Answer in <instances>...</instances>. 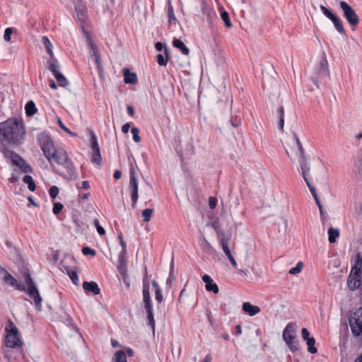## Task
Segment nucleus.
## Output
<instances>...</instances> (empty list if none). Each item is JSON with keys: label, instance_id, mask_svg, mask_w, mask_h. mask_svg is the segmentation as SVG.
<instances>
[{"label": "nucleus", "instance_id": "f257e3e1", "mask_svg": "<svg viewBox=\"0 0 362 362\" xmlns=\"http://www.w3.org/2000/svg\"><path fill=\"white\" fill-rule=\"evenodd\" d=\"M25 134V128L21 119L12 118L0 123V144L4 146L21 144Z\"/></svg>", "mask_w": 362, "mask_h": 362}, {"label": "nucleus", "instance_id": "f03ea898", "mask_svg": "<svg viewBox=\"0 0 362 362\" xmlns=\"http://www.w3.org/2000/svg\"><path fill=\"white\" fill-rule=\"evenodd\" d=\"M6 332L5 337V345L8 348L21 347L23 342L20 339L18 329L13 321L8 320L7 326L5 328Z\"/></svg>", "mask_w": 362, "mask_h": 362}, {"label": "nucleus", "instance_id": "7ed1b4c3", "mask_svg": "<svg viewBox=\"0 0 362 362\" xmlns=\"http://www.w3.org/2000/svg\"><path fill=\"white\" fill-rule=\"evenodd\" d=\"M49 159H47L50 164L54 161L58 165H62L66 169L68 174L73 176L75 173V168L73 163L68 159L67 154L63 148H57L52 152Z\"/></svg>", "mask_w": 362, "mask_h": 362}, {"label": "nucleus", "instance_id": "20e7f679", "mask_svg": "<svg viewBox=\"0 0 362 362\" xmlns=\"http://www.w3.org/2000/svg\"><path fill=\"white\" fill-rule=\"evenodd\" d=\"M349 323L354 337L362 340V307L350 314Z\"/></svg>", "mask_w": 362, "mask_h": 362}, {"label": "nucleus", "instance_id": "39448f33", "mask_svg": "<svg viewBox=\"0 0 362 362\" xmlns=\"http://www.w3.org/2000/svg\"><path fill=\"white\" fill-rule=\"evenodd\" d=\"M1 152L5 158L9 159L14 165L19 167L23 173H28L30 171V167L25 163V161L14 151H11L6 148H3Z\"/></svg>", "mask_w": 362, "mask_h": 362}, {"label": "nucleus", "instance_id": "423d86ee", "mask_svg": "<svg viewBox=\"0 0 362 362\" xmlns=\"http://www.w3.org/2000/svg\"><path fill=\"white\" fill-rule=\"evenodd\" d=\"M131 168L129 171L130 174V180H129V189L131 192V199H132V207H136V202L138 201L139 198V192H138V179L137 175L136 173V171L133 167V165H131Z\"/></svg>", "mask_w": 362, "mask_h": 362}, {"label": "nucleus", "instance_id": "0eeeda50", "mask_svg": "<svg viewBox=\"0 0 362 362\" xmlns=\"http://www.w3.org/2000/svg\"><path fill=\"white\" fill-rule=\"evenodd\" d=\"M40 148L47 159H49L52 152L57 149L51 138L46 134H41L38 136Z\"/></svg>", "mask_w": 362, "mask_h": 362}, {"label": "nucleus", "instance_id": "6e6552de", "mask_svg": "<svg viewBox=\"0 0 362 362\" xmlns=\"http://www.w3.org/2000/svg\"><path fill=\"white\" fill-rule=\"evenodd\" d=\"M339 6L343 11L344 16L347 22L351 26L358 25L359 19L356 11L346 1H341L339 3Z\"/></svg>", "mask_w": 362, "mask_h": 362}, {"label": "nucleus", "instance_id": "1a4fd4ad", "mask_svg": "<svg viewBox=\"0 0 362 362\" xmlns=\"http://www.w3.org/2000/svg\"><path fill=\"white\" fill-rule=\"evenodd\" d=\"M90 148L92 150L91 161L98 165H100L103 159L100 154V147L97 141L96 135L94 132H91L90 134Z\"/></svg>", "mask_w": 362, "mask_h": 362}, {"label": "nucleus", "instance_id": "9d476101", "mask_svg": "<svg viewBox=\"0 0 362 362\" xmlns=\"http://www.w3.org/2000/svg\"><path fill=\"white\" fill-rule=\"evenodd\" d=\"M293 141L296 142V144L298 146V151L300 153L299 164H300V170H301V174H304L305 171H310V165H309V163L305 158V151L303 147V145H302L301 142L300 141L298 136L295 133L293 134Z\"/></svg>", "mask_w": 362, "mask_h": 362}, {"label": "nucleus", "instance_id": "9b49d317", "mask_svg": "<svg viewBox=\"0 0 362 362\" xmlns=\"http://www.w3.org/2000/svg\"><path fill=\"white\" fill-rule=\"evenodd\" d=\"M49 69L54 76L59 86L66 88L69 86V81L59 70V64L56 65L55 64H52L49 66Z\"/></svg>", "mask_w": 362, "mask_h": 362}, {"label": "nucleus", "instance_id": "f8f14e48", "mask_svg": "<svg viewBox=\"0 0 362 362\" xmlns=\"http://www.w3.org/2000/svg\"><path fill=\"white\" fill-rule=\"evenodd\" d=\"M30 298L33 300V302L35 305V308L38 311H41L42 310V297L40 295L37 286H32L30 288L25 287V291Z\"/></svg>", "mask_w": 362, "mask_h": 362}, {"label": "nucleus", "instance_id": "ddd939ff", "mask_svg": "<svg viewBox=\"0 0 362 362\" xmlns=\"http://www.w3.org/2000/svg\"><path fill=\"white\" fill-rule=\"evenodd\" d=\"M361 285V274L351 271L347 278V286L351 291L358 289Z\"/></svg>", "mask_w": 362, "mask_h": 362}, {"label": "nucleus", "instance_id": "4468645a", "mask_svg": "<svg viewBox=\"0 0 362 362\" xmlns=\"http://www.w3.org/2000/svg\"><path fill=\"white\" fill-rule=\"evenodd\" d=\"M2 279L6 284L15 287V288L18 291H25V285L18 283L17 280L6 270L4 271Z\"/></svg>", "mask_w": 362, "mask_h": 362}, {"label": "nucleus", "instance_id": "2eb2a0df", "mask_svg": "<svg viewBox=\"0 0 362 362\" xmlns=\"http://www.w3.org/2000/svg\"><path fill=\"white\" fill-rule=\"evenodd\" d=\"M282 337L289 349L293 352L297 351L299 349V343L296 339L295 334H287L286 333H283Z\"/></svg>", "mask_w": 362, "mask_h": 362}, {"label": "nucleus", "instance_id": "dca6fc26", "mask_svg": "<svg viewBox=\"0 0 362 362\" xmlns=\"http://www.w3.org/2000/svg\"><path fill=\"white\" fill-rule=\"evenodd\" d=\"M143 300L144 307H149L152 305L151 295H150V286L148 281L144 279L143 281Z\"/></svg>", "mask_w": 362, "mask_h": 362}, {"label": "nucleus", "instance_id": "f3484780", "mask_svg": "<svg viewBox=\"0 0 362 362\" xmlns=\"http://www.w3.org/2000/svg\"><path fill=\"white\" fill-rule=\"evenodd\" d=\"M202 280L206 284L205 288L208 291H212L214 293H218V287L216 284L213 283V279L207 274L202 276Z\"/></svg>", "mask_w": 362, "mask_h": 362}, {"label": "nucleus", "instance_id": "a211bd4d", "mask_svg": "<svg viewBox=\"0 0 362 362\" xmlns=\"http://www.w3.org/2000/svg\"><path fill=\"white\" fill-rule=\"evenodd\" d=\"M242 309L245 313L248 314L251 317L257 315L261 311L258 306L252 305L249 302L244 303L242 305Z\"/></svg>", "mask_w": 362, "mask_h": 362}, {"label": "nucleus", "instance_id": "6ab92c4d", "mask_svg": "<svg viewBox=\"0 0 362 362\" xmlns=\"http://www.w3.org/2000/svg\"><path fill=\"white\" fill-rule=\"evenodd\" d=\"M83 288L84 290L93 293L94 295L100 293V288L95 281H84L83 283Z\"/></svg>", "mask_w": 362, "mask_h": 362}, {"label": "nucleus", "instance_id": "aec40b11", "mask_svg": "<svg viewBox=\"0 0 362 362\" xmlns=\"http://www.w3.org/2000/svg\"><path fill=\"white\" fill-rule=\"evenodd\" d=\"M126 251H121L118 255L117 269L122 275L126 272Z\"/></svg>", "mask_w": 362, "mask_h": 362}, {"label": "nucleus", "instance_id": "412c9836", "mask_svg": "<svg viewBox=\"0 0 362 362\" xmlns=\"http://www.w3.org/2000/svg\"><path fill=\"white\" fill-rule=\"evenodd\" d=\"M124 81L127 84H135L137 82V76L126 68L124 69Z\"/></svg>", "mask_w": 362, "mask_h": 362}, {"label": "nucleus", "instance_id": "4be33fe9", "mask_svg": "<svg viewBox=\"0 0 362 362\" xmlns=\"http://www.w3.org/2000/svg\"><path fill=\"white\" fill-rule=\"evenodd\" d=\"M319 66L318 74L320 76H329L328 63L325 58L320 60Z\"/></svg>", "mask_w": 362, "mask_h": 362}, {"label": "nucleus", "instance_id": "5701e85b", "mask_svg": "<svg viewBox=\"0 0 362 362\" xmlns=\"http://www.w3.org/2000/svg\"><path fill=\"white\" fill-rule=\"evenodd\" d=\"M75 10L77 14V18L80 21H83L86 16V6L81 3H78L74 4Z\"/></svg>", "mask_w": 362, "mask_h": 362}, {"label": "nucleus", "instance_id": "b1692460", "mask_svg": "<svg viewBox=\"0 0 362 362\" xmlns=\"http://www.w3.org/2000/svg\"><path fill=\"white\" fill-rule=\"evenodd\" d=\"M220 243L222 250L227 257L233 255L228 247V238L226 237L225 233L222 234V238H221Z\"/></svg>", "mask_w": 362, "mask_h": 362}, {"label": "nucleus", "instance_id": "393cba45", "mask_svg": "<svg viewBox=\"0 0 362 362\" xmlns=\"http://www.w3.org/2000/svg\"><path fill=\"white\" fill-rule=\"evenodd\" d=\"M352 272L357 274H362V257L360 253H358L356 256V259L354 261V265L351 268Z\"/></svg>", "mask_w": 362, "mask_h": 362}, {"label": "nucleus", "instance_id": "a878e982", "mask_svg": "<svg viewBox=\"0 0 362 362\" xmlns=\"http://www.w3.org/2000/svg\"><path fill=\"white\" fill-rule=\"evenodd\" d=\"M335 28V29L340 33V34H344L345 30L343 25V23L341 19L338 16H334V17L332 18V20H330Z\"/></svg>", "mask_w": 362, "mask_h": 362}, {"label": "nucleus", "instance_id": "bb28decb", "mask_svg": "<svg viewBox=\"0 0 362 362\" xmlns=\"http://www.w3.org/2000/svg\"><path fill=\"white\" fill-rule=\"evenodd\" d=\"M173 46L177 49H179L181 52L185 55H188L189 53V49L185 46L184 42L179 40L175 39L173 42Z\"/></svg>", "mask_w": 362, "mask_h": 362}, {"label": "nucleus", "instance_id": "cd10ccee", "mask_svg": "<svg viewBox=\"0 0 362 362\" xmlns=\"http://www.w3.org/2000/svg\"><path fill=\"white\" fill-rule=\"evenodd\" d=\"M164 53H165V57H164L163 56V54H158L156 56L157 62L160 66H165L169 59V50H168V47H164Z\"/></svg>", "mask_w": 362, "mask_h": 362}, {"label": "nucleus", "instance_id": "c85d7f7f", "mask_svg": "<svg viewBox=\"0 0 362 362\" xmlns=\"http://www.w3.org/2000/svg\"><path fill=\"white\" fill-rule=\"evenodd\" d=\"M145 310L147 313V320L148 322V325L152 327L153 331L155 330V321L153 317V305H151L149 307H144Z\"/></svg>", "mask_w": 362, "mask_h": 362}, {"label": "nucleus", "instance_id": "c756f323", "mask_svg": "<svg viewBox=\"0 0 362 362\" xmlns=\"http://www.w3.org/2000/svg\"><path fill=\"white\" fill-rule=\"evenodd\" d=\"M328 239L330 243H334L339 236V230L337 228H329L328 230Z\"/></svg>", "mask_w": 362, "mask_h": 362}, {"label": "nucleus", "instance_id": "7c9ffc66", "mask_svg": "<svg viewBox=\"0 0 362 362\" xmlns=\"http://www.w3.org/2000/svg\"><path fill=\"white\" fill-rule=\"evenodd\" d=\"M25 113L28 117L33 116L37 111L35 104L33 101L30 100L25 107Z\"/></svg>", "mask_w": 362, "mask_h": 362}, {"label": "nucleus", "instance_id": "2f4dec72", "mask_svg": "<svg viewBox=\"0 0 362 362\" xmlns=\"http://www.w3.org/2000/svg\"><path fill=\"white\" fill-rule=\"evenodd\" d=\"M22 276L25 281L26 288L36 286L35 281H33V278L30 276V274L28 272H24L22 274Z\"/></svg>", "mask_w": 362, "mask_h": 362}, {"label": "nucleus", "instance_id": "473e14b6", "mask_svg": "<svg viewBox=\"0 0 362 362\" xmlns=\"http://www.w3.org/2000/svg\"><path fill=\"white\" fill-rule=\"evenodd\" d=\"M277 117L279 118V129L283 130L284 126V110L283 107H280L277 110Z\"/></svg>", "mask_w": 362, "mask_h": 362}, {"label": "nucleus", "instance_id": "72a5a7b5", "mask_svg": "<svg viewBox=\"0 0 362 362\" xmlns=\"http://www.w3.org/2000/svg\"><path fill=\"white\" fill-rule=\"evenodd\" d=\"M88 45L93 52V55L95 57V61L98 66H100V56L98 53L97 47L95 45V44L90 39L88 40Z\"/></svg>", "mask_w": 362, "mask_h": 362}, {"label": "nucleus", "instance_id": "f704fd0d", "mask_svg": "<svg viewBox=\"0 0 362 362\" xmlns=\"http://www.w3.org/2000/svg\"><path fill=\"white\" fill-rule=\"evenodd\" d=\"M308 172L309 171H305V173L302 174V176H303L305 182H306V185H307L308 187L309 188L310 192H311L313 197H316L317 195V192H316L315 187L311 185V183L309 181L308 175Z\"/></svg>", "mask_w": 362, "mask_h": 362}, {"label": "nucleus", "instance_id": "c9c22d12", "mask_svg": "<svg viewBox=\"0 0 362 362\" xmlns=\"http://www.w3.org/2000/svg\"><path fill=\"white\" fill-rule=\"evenodd\" d=\"M23 181L28 185V187L30 191H35L36 185L30 175H25L23 178Z\"/></svg>", "mask_w": 362, "mask_h": 362}, {"label": "nucleus", "instance_id": "e433bc0d", "mask_svg": "<svg viewBox=\"0 0 362 362\" xmlns=\"http://www.w3.org/2000/svg\"><path fill=\"white\" fill-rule=\"evenodd\" d=\"M308 351L311 354L317 353V350L315 346V339L313 337L308 338L306 340Z\"/></svg>", "mask_w": 362, "mask_h": 362}, {"label": "nucleus", "instance_id": "4c0bfd02", "mask_svg": "<svg viewBox=\"0 0 362 362\" xmlns=\"http://www.w3.org/2000/svg\"><path fill=\"white\" fill-rule=\"evenodd\" d=\"M112 362H127V357L124 351H116Z\"/></svg>", "mask_w": 362, "mask_h": 362}, {"label": "nucleus", "instance_id": "58836bf2", "mask_svg": "<svg viewBox=\"0 0 362 362\" xmlns=\"http://www.w3.org/2000/svg\"><path fill=\"white\" fill-rule=\"evenodd\" d=\"M173 272H174V259H173V258H172L171 262H170L169 276L166 281V285L169 288L171 287L172 282L174 279Z\"/></svg>", "mask_w": 362, "mask_h": 362}, {"label": "nucleus", "instance_id": "ea45409f", "mask_svg": "<svg viewBox=\"0 0 362 362\" xmlns=\"http://www.w3.org/2000/svg\"><path fill=\"white\" fill-rule=\"evenodd\" d=\"M67 274H68L69 278L71 279V280L72 281L73 284L75 285H78V282H79V279H78V274H77L76 271H75L74 269H69V271H67Z\"/></svg>", "mask_w": 362, "mask_h": 362}, {"label": "nucleus", "instance_id": "a19ab883", "mask_svg": "<svg viewBox=\"0 0 362 362\" xmlns=\"http://www.w3.org/2000/svg\"><path fill=\"white\" fill-rule=\"evenodd\" d=\"M296 331V325L293 322H289L286 328L284 329L283 333H286L287 334H295Z\"/></svg>", "mask_w": 362, "mask_h": 362}, {"label": "nucleus", "instance_id": "79ce46f5", "mask_svg": "<svg viewBox=\"0 0 362 362\" xmlns=\"http://www.w3.org/2000/svg\"><path fill=\"white\" fill-rule=\"evenodd\" d=\"M153 212V209H146L142 211V216L144 217V222H148L151 220V217L152 216V214Z\"/></svg>", "mask_w": 362, "mask_h": 362}, {"label": "nucleus", "instance_id": "37998d69", "mask_svg": "<svg viewBox=\"0 0 362 362\" xmlns=\"http://www.w3.org/2000/svg\"><path fill=\"white\" fill-rule=\"evenodd\" d=\"M303 267V263L302 262H298L295 267L291 268L289 270V274L292 275H296L299 274Z\"/></svg>", "mask_w": 362, "mask_h": 362}, {"label": "nucleus", "instance_id": "c03bdc74", "mask_svg": "<svg viewBox=\"0 0 362 362\" xmlns=\"http://www.w3.org/2000/svg\"><path fill=\"white\" fill-rule=\"evenodd\" d=\"M221 19L223 20V21L224 22L225 25L227 28H230L232 27V24H231V23L230 21V18H229V15L226 11H222L221 13Z\"/></svg>", "mask_w": 362, "mask_h": 362}, {"label": "nucleus", "instance_id": "a18cd8bd", "mask_svg": "<svg viewBox=\"0 0 362 362\" xmlns=\"http://www.w3.org/2000/svg\"><path fill=\"white\" fill-rule=\"evenodd\" d=\"M320 8L323 14L329 20H332V18L334 17V16H336L332 12V11L326 8L325 6L321 5Z\"/></svg>", "mask_w": 362, "mask_h": 362}, {"label": "nucleus", "instance_id": "49530a36", "mask_svg": "<svg viewBox=\"0 0 362 362\" xmlns=\"http://www.w3.org/2000/svg\"><path fill=\"white\" fill-rule=\"evenodd\" d=\"M168 22L170 24H171L173 22L176 21V18L174 14L173 8L170 5L168 8Z\"/></svg>", "mask_w": 362, "mask_h": 362}, {"label": "nucleus", "instance_id": "de8ad7c7", "mask_svg": "<svg viewBox=\"0 0 362 362\" xmlns=\"http://www.w3.org/2000/svg\"><path fill=\"white\" fill-rule=\"evenodd\" d=\"M131 132L133 135V139L135 142L139 143L141 141V137L139 135V129L137 127H132Z\"/></svg>", "mask_w": 362, "mask_h": 362}, {"label": "nucleus", "instance_id": "09e8293b", "mask_svg": "<svg viewBox=\"0 0 362 362\" xmlns=\"http://www.w3.org/2000/svg\"><path fill=\"white\" fill-rule=\"evenodd\" d=\"M201 247L204 252H209L212 250L211 245L205 238L202 240Z\"/></svg>", "mask_w": 362, "mask_h": 362}, {"label": "nucleus", "instance_id": "8fccbe9b", "mask_svg": "<svg viewBox=\"0 0 362 362\" xmlns=\"http://www.w3.org/2000/svg\"><path fill=\"white\" fill-rule=\"evenodd\" d=\"M94 226H95L98 233L100 235H103L105 233V229L100 225L98 219L95 218L93 221Z\"/></svg>", "mask_w": 362, "mask_h": 362}, {"label": "nucleus", "instance_id": "3c124183", "mask_svg": "<svg viewBox=\"0 0 362 362\" xmlns=\"http://www.w3.org/2000/svg\"><path fill=\"white\" fill-rule=\"evenodd\" d=\"M354 166L358 174L362 175V156L355 161Z\"/></svg>", "mask_w": 362, "mask_h": 362}, {"label": "nucleus", "instance_id": "603ef678", "mask_svg": "<svg viewBox=\"0 0 362 362\" xmlns=\"http://www.w3.org/2000/svg\"><path fill=\"white\" fill-rule=\"evenodd\" d=\"M230 123L233 127H238L241 123V119L239 116H232L230 118Z\"/></svg>", "mask_w": 362, "mask_h": 362}, {"label": "nucleus", "instance_id": "864d4df0", "mask_svg": "<svg viewBox=\"0 0 362 362\" xmlns=\"http://www.w3.org/2000/svg\"><path fill=\"white\" fill-rule=\"evenodd\" d=\"M47 52L50 57V59L49 61V65L52 64H55L56 65L59 64L57 59L54 57L52 48L47 49Z\"/></svg>", "mask_w": 362, "mask_h": 362}, {"label": "nucleus", "instance_id": "5fc2aeb1", "mask_svg": "<svg viewBox=\"0 0 362 362\" xmlns=\"http://www.w3.org/2000/svg\"><path fill=\"white\" fill-rule=\"evenodd\" d=\"M63 207H64V206L61 203L55 202L53 206V209H52L53 213L55 215L59 214L62 211Z\"/></svg>", "mask_w": 362, "mask_h": 362}, {"label": "nucleus", "instance_id": "6e6d98bb", "mask_svg": "<svg viewBox=\"0 0 362 362\" xmlns=\"http://www.w3.org/2000/svg\"><path fill=\"white\" fill-rule=\"evenodd\" d=\"M49 196L54 199L59 194V189L57 186H52L49 190Z\"/></svg>", "mask_w": 362, "mask_h": 362}, {"label": "nucleus", "instance_id": "4d7b16f0", "mask_svg": "<svg viewBox=\"0 0 362 362\" xmlns=\"http://www.w3.org/2000/svg\"><path fill=\"white\" fill-rule=\"evenodd\" d=\"M82 252L83 255H90L91 256H95V254H96V252L95 250L93 249H91L90 247H83L82 249Z\"/></svg>", "mask_w": 362, "mask_h": 362}, {"label": "nucleus", "instance_id": "13d9d810", "mask_svg": "<svg viewBox=\"0 0 362 362\" xmlns=\"http://www.w3.org/2000/svg\"><path fill=\"white\" fill-rule=\"evenodd\" d=\"M13 33L11 28H8L5 30L4 35V39L5 41L8 42L11 40V35Z\"/></svg>", "mask_w": 362, "mask_h": 362}, {"label": "nucleus", "instance_id": "bf43d9fd", "mask_svg": "<svg viewBox=\"0 0 362 362\" xmlns=\"http://www.w3.org/2000/svg\"><path fill=\"white\" fill-rule=\"evenodd\" d=\"M42 42H43V45H45L46 49L52 48V45L47 36L42 37Z\"/></svg>", "mask_w": 362, "mask_h": 362}, {"label": "nucleus", "instance_id": "052dcab7", "mask_svg": "<svg viewBox=\"0 0 362 362\" xmlns=\"http://www.w3.org/2000/svg\"><path fill=\"white\" fill-rule=\"evenodd\" d=\"M58 123H59V125L60 128H61L62 129H63L64 131H65L66 133H68L69 134H71V135H74V136L76 135V134H74L72 132H71V131H70V129H68V128H67V127H66L63 124V122H62L60 119H59V120H58Z\"/></svg>", "mask_w": 362, "mask_h": 362}, {"label": "nucleus", "instance_id": "680f3d73", "mask_svg": "<svg viewBox=\"0 0 362 362\" xmlns=\"http://www.w3.org/2000/svg\"><path fill=\"white\" fill-rule=\"evenodd\" d=\"M155 298H156V300L160 303L162 302L163 298V295H162V293H161V290H158L156 291L155 292Z\"/></svg>", "mask_w": 362, "mask_h": 362}, {"label": "nucleus", "instance_id": "e2e57ef3", "mask_svg": "<svg viewBox=\"0 0 362 362\" xmlns=\"http://www.w3.org/2000/svg\"><path fill=\"white\" fill-rule=\"evenodd\" d=\"M301 337L303 340H306L309 337V332L306 328H303L301 330Z\"/></svg>", "mask_w": 362, "mask_h": 362}, {"label": "nucleus", "instance_id": "0e129e2a", "mask_svg": "<svg viewBox=\"0 0 362 362\" xmlns=\"http://www.w3.org/2000/svg\"><path fill=\"white\" fill-rule=\"evenodd\" d=\"M209 206H210L211 209H214L216 207V204H217L216 199L214 198V197H211L209 198Z\"/></svg>", "mask_w": 362, "mask_h": 362}, {"label": "nucleus", "instance_id": "69168bd1", "mask_svg": "<svg viewBox=\"0 0 362 362\" xmlns=\"http://www.w3.org/2000/svg\"><path fill=\"white\" fill-rule=\"evenodd\" d=\"M131 126H130V124L129 123H126L124 124L122 127V131L124 134H127L129 129H130Z\"/></svg>", "mask_w": 362, "mask_h": 362}, {"label": "nucleus", "instance_id": "338daca9", "mask_svg": "<svg viewBox=\"0 0 362 362\" xmlns=\"http://www.w3.org/2000/svg\"><path fill=\"white\" fill-rule=\"evenodd\" d=\"M228 259H229V261H230V264H232V266L235 269H237V262H236L233 255H231V256L228 257Z\"/></svg>", "mask_w": 362, "mask_h": 362}, {"label": "nucleus", "instance_id": "774afa93", "mask_svg": "<svg viewBox=\"0 0 362 362\" xmlns=\"http://www.w3.org/2000/svg\"><path fill=\"white\" fill-rule=\"evenodd\" d=\"M78 189H88L90 188V185H89V182L88 181H83L82 182V184H81V187H78Z\"/></svg>", "mask_w": 362, "mask_h": 362}]
</instances>
